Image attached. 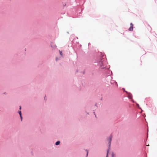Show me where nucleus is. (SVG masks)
<instances>
[{
  "label": "nucleus",
  "instance_id": "8",
  "mask_svg": "<svg viewBox=\"0 0 157 157\" xmlns=\"http://www.w3.org/2000/svg\"><path fill=\"white\" fill-rule=\"evenodd\" d=\"M114 154H113V153L112 154V157H114Z\"/></svg>",
  "mask_w": 157,
  "mask_h": 157
},
{
  "label": "nucleus",
  "instance_id": "4",
  "mask_svg": "<svg viewBox=\"0 0 157 157\" xmlns=\"http://www.w3.org/2000/svg\"><path fill=\"white\" fill-rule=\"evenodd\" d=\"M60 141H57V142H56V145H59V144H60Z\"/></svg>",
  "mask_w": 157,
  "mask_h": 157
},
{
  "label": "nucleus",
  "instance_id": "5",
  "mask_svg": "<svg viewBox=\"0 0 157 157\" xmlns=\"http://www.w3.org/2000/svg\"><path fill=\"white\" fill-rule=\"evenodd\" d=\"M19 113L20 116H21V111L19 112Z\"/></svg>",
  "mask_w": 157,
  "mask_h": 157
},
{
  "label": "nucleus",
  "instance_id": "11",
  "mask_svg": "<svg viewBox=\"0 0 157 157\" xmlns=\"http://www.w3.org/2000/svg\"><path fill=\"white\" fill-rule=\"evenodd\" d=\"M21 106H20V109H21Z\"/></svg>",
  "mask_w": 157,
  "mask_h": 157
},
{
  "label": "nucleus",
  "instance_id": "10",
  "mask_svg": "<svg viewBox=\"0 0 157 157\" xmlns=\"http://www.w3.org/2000/svg\"><path fill=\"white\" fill-rule=\"evenodd\" d=\"M108 151H107V155H106V157H108Z\"/></svg>",
  "mask_w": 157,
  "mask_h": 157
},
{
  "label": "nucleus",
  "instance_id": "1",
  "mask_svg": "<svg viewBox=\"0 0 157 157\" xmlns=\"http://www.w3.org/2000/svg\"><path fill=\"white\" fill-rule=\"evenodd\" d=\"M105 61V59L104 58L101 59L100 60V61H99L98 62V64L99 66L102 68H104V67H103V65L104 64V62Z\"/></svg>",
  "mask_w": 157,
  "mask_h": 157
},
{
  "label": "nucleus",
  "instance_id": "2",
  "mask_svg": "<svg viewBox=\"0 0 157 157\" xmlns=\"http://www.w3.org/2000/svg\"><path fill=\"white\" fill-rule=\"evenodd\" d=\"M130 25V26L128 30L130 31H132L133 30V25L132 23H131Z\"/></svg>",
  "mask_w": 157,
  "mask_h": 157
},
{
  "label": "nucleus",
  "instance_id": "7",
  "mask_svg": "<svg viewBox=\"0 0 157 157\" xmlns=\"http://www.w3.org/2000/svg\"><path fill=\"white\" fill-rule=\"evenodd\" d=\"M86 151H87L86 156H87L88 154V151L87 150H86Z\"/></svg>",
  "mask_w": 157,
  "mask_h": 157
},
{
  "label": "nucleus",
  "instance_id": "6",
  "mask_svg": "<svg viewBox=\"0 0 157 157\" xmlns=\"http://www.w3.org/2000/svg\"><path fill=\"white\" fill-rule=\"evenodd\" d=\"M59 52L60 55H62V52L60 51H59Z\"/></svg>",
  "mask_w": 157,
  "mask_h": 157
},
{
  "label": "nucleus",
  "instance_id": "3",
  "mask_svg": "<svg viewBox=\"0 0 157 157\" xmlns=\"http://www.w3.org/2000/svg\"><path fill=\"white\" fill-rule=\"evenodd\" d=\"M112 136H110L109 137V138L108 139L109 146L110 145L111 142V141L112 140Z\"/></svg>",
  "mask_w": 157,
  "mask_h": 157
},
{
  "label": "nucleus",
  "instance_id": "9",
  "mask_svg": "<svg viewBox=\"0 0 157 157\" xmlns=\"http://www.w3.org/2000/svg\"><path fill=\"white\" fill-rule=\"evenodd\" d=\"M20 117H21V121H22V116H20Z\"/></svg>",
  "mask_w": 157,
  "mask_h": 157
}]
</instances>
